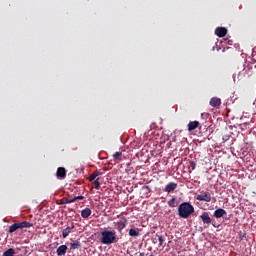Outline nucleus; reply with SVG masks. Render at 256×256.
<instances>
[{
  "label": "nucleus",
  "mask_w": 256,
  "mask_h": 256,
  "mask_svg": "<svg viewBox=\"0 0 256 256\" xmlns=\"http://www.w3.org/2000/svg\"><path fill=\"white\" fill-rule=\"evenodd\" d=\"M195 213V207L189 202H183L178 206V215L181 219H189Z\"/></svg>",
  "instance_id": "1"
},
{
  "label": "nucleus",
  "mask_w": 256,
  "mask_h": 256,
  "mask_svg": "<svg viewBox=\"0 0 256 256\" xmlns=\"http://www.w3.org/2000/svg\"><path fill=\"white\" fill-rule=\"evenodd\" d=\"M117 241H119V238L115 230H104L101 232V243L103 245H113V243H117Z\"/></svg>",
  "instance_id": "2"
},
{
  "label": "nucleus",
  "mask_w": 256,
  "mask_h": 256,
  "mask_svg": "<svg viewBox=\"0 0 256 256\" xmlns=\"http://www.w3.org/2000/svg\"><path fill=\"white\" fill-rule=\"evenodd\" d=\"M114 229L120 233V235H123V229L127 227V219L123 218L122 220H119L117 222L113 223Z\"/></svg>",
  "instance_id": "3"
},
{
  "label": "nucleus",
  "mask_w": 256,
  "mask_h": 256,
  "mask_svg": "<svg viewBox=\"0 0 256 256\" xmlns=\"http://www.w3.org/2000/svg\"><path fill=\"white\" fill-rule=\"evenodd\" d=\"M197 201H205L206 203H210L211 194L209 192H201L196 196Z\"/></svg>",
  "instance_id": "4"
},
{
  "label": "nucleus",
  "mask_w": 256,
  "mask_h": 256,
  "mask_svg": "<svg viewBox=\"0 0 256 256\" xmlns=\"http://www.w3.org/2000/svg\"><path fill=\"white\" fill-rule=\"evenodd\" d=\"M214 217L216 219H221V217L225 218L227 217V211L223 208H218L214 211Z\"/></svg>",
  "instance_id": "5"
},
{
  "label": "nucleus",
  "mask_w": 256,
  "mask_h": 256,
  "mask_svg": "<svg viewBox=\"0 0 256 256\" xmlns=\"http://www.w3.org/2000/svg\"><path fill=\"white\" fill-rule=\"evenodd\" d=\"M200 219H202V223H204V225H209L212 222L211 216H209V212H203L200 216Z\"/></svg>",
  "instance_id": "6"
},
{
  "label": "nucleus",
  "mask_w": 256,
  "mask_h": 256,
  "mask_svg": "<svg viewBox=\"0 0 256 256\" xmlns=\"http://www.w3.org/2000/svg\"><path fill=\"white\" fill-rule=\"evenodd\" d=\"M178 185L175 182H169L164 188L165 193H173L177 189Z\"/></svg>",
  "instance_id": "7"
},
{
  "label": "nucleus",
  "mask_w": 256,
  "mask_h": 256,
  "mask_svg": "<svg viewBox=\"0 0 256 256\" xmlns=\"http://www.w3.org/2000/svg\"><path fill=\"white\" fill-rule=\"evenodd\" d=\"M56 177L58 179H65L67 177V170L63 167H59L56 171Z\"/></svg>",
  "instance_id": "8"
},
{
  "label": "nucleus",
  "mask_w": 256,
  "mask_h": 256,
  "mask_svg": "<svg viewBox=\"0 0 256 256\" xmlns=\"http://www.w3.org/2000/svg\"><path fill=\"white\" fill-rule=\"evenodd\" d=\"M217 37H225L227 35V29L225 27H218L215 30Z\"/></svg>",
  "instance_id": "9"
},
{
  "label": "nucleus",
  "mask_w": 256,
  "mask_h": 256,
  "mask_svg": "<svg viewBox=\"0 0 256 256\" xmlns=\"http://www.w3.org/2000/svg\"><path fill=\"white\" fill-rule=\"evenodd\" d=\"M56 253L58 256H63L67 254V245H61L57 248Z\"/></svg>",
  "instance_id": "10"
},
{
  "label": "nucleus",
  "mask_w": 256,
  "mask_h": 256,
  "mask_svg": "<svg viewBox=\"0 0 256 256\" xmlns=\"http://www.w3.org/2000/svg\"><path fill=\"white\" fill-rule=\"evenodd\" d=\"M72 229H75V225L68 226L62 231L63 239H67V237H69V233H71Z\"/></svg>",
  "instance_id": "11"
},
{
  "label": "nucleus",
  "mask_w": 256,
  "mask_h": 256,
  "mask_svg": "<svg viewBox=\"0 0 256 256\" xmlns=\"http://www.w3.org/2000/svg\"><path fill=\"white\" fill-rule=\"evenodd\" d=\"M199 121H191L188 123V131H195V129L199 128Z\"/></svg>",
  "instance_id": "12"
},
{
  "label": "nucleus",
  "mask_w": 256,
  "mask_h": 256,
  "mask_svg": "<svg viewBox=\"0 0 256 256\" xmlns=\"http://www.w3.org/2000/svg\"><path fill=\"white\" fill-rule=\"evenodd\" d=\"M211 107H219L221 105V99L214 97L210 100Z\"/></svg>",
  "instance_id": "13"
},
{
  "label": "nucleus",
  "mask_w": 256,
  "mask_h": 256,
  "mask_svg": "<svg viewBox=\"0 0 256 256\" xmlns=\"http://www.w3.org/2000/svg\"><path fill=\"white\" fill-rule=\"evenodd\" d=\"M81 217L83 219H88V217H91V209L90 208H85L81 211Z\"/></svg>",
  "instance_id": "14"
},
{
  "label": "nucleus",
  "mask_w": 256,
  "mask_h": 256,
  "mask_svg": "<svg viewBox=\"0 0 256 256\" xmlns=\"http://www.w3.org/2000/svg\"><path fill=\"white\" fill-rule=\"evenodd\" d=\"M18 229H21L19 222L9 226L8 233H15V231H17Z\"/></svg>",
  "instance_id": "15"
},
{
  "label": "nucleus",
  "mask_w": 256,
  "mask_h": 256,
  "mask_svg": "<svg viewBox=\"0 0 256 256\" xmlns=\"http://www.w3.org/2000/svg\"><path fill=\"white\" fill-rule=\"evenodd\" d=\"M99 175H103V172H100L98 170L94 171L90 176H89V181H95Z\"/></svg>",
  "instance_id": "16"
},
{
  "label": "nucleus",
  "mask_w": 256,
  "mask_h": 256,
  "mask_svg": "<svg viewBox=\"0 0 256 256\" xmlns=\"http://www.w3.org/2000/svg\"><path fill=\"white\" fill-rule=\"evenodd\" d=\"M20 225V229H29L30 227H33V223L23 221V222H18Z\"/></svg>",
  "instance_id": "17"
},
{
  "label": "nucleus",
  "mask_w": 256,
  "mask_h": 256,
  "mask_svg": "<svg viewBox=\"0 0 256 256\" xmlns=\"http://www.w3.org/2000/svg\"><path fill=\"white\" fill-rule=\"evenodd\" d=\"M70 249L72 250V251H75V249H81V242H79V241H74V242H71L70 243Z\"/></svg>",
  "instance_id": "18"
},
{
  "label": "nucleus",
  "mask_w": 256,
  "mask_h": 256,
  "mask_svg": "<svg viewBox=\"0 0 256 256\" xmlns=\"http://www.w3.org/2000/svg\"><path fill=\"white\" fill-rule=\"evenodd\" d=\"M129 236L130 237H139V229L138 228H131L129 230Z\"/></svg>",
  "instance_id": "19"
},
{
  "label": "nucleus",
  "mask_w": 256,
  "mask_h": 256,
  "mask_svg": "<svg viewBox=\"0 0 256 256\" xmlns=\"http://www.w3.org/2000/svg\"><path fill=\"white\" fill-rule=\"evenodd\" d=\"M2 256H15V249L10 248L8 250H6Z\"/></svg>",
  "instance_id": "20"
},
{
  "label": "nucleus",
  "mask_w": 256,
  "mask_h": 256,
  "mask_svg": "<svg viewBox=\"0 0 256 256\" xmlns=\"http://www.w3.org/2000/svg\"><path fill=\"white\" fill-rule=\"evenodd\" d=\"M121 157H123V152H116V153L113 155L114 161H121Z\"/></svg>",
  "instance_id": "21"
},
{
  "label": "nucleus",
  "mask_w": 256,
  "mask_h": 256,
  "mask_svg": "<svg viewBox=\"0 0 256 256\" xmlns=\"http://www.w3.org/2000/svg\"><path fill=\"white\" fill-rule=\"evenodd\" d=\"M156 237H158L159 247H163V243H165V239L162 235L156 234Z\"/></svg>",
  "instance_id": "22"
},
{
  "label": "nucleus",
  "mask_w": 256,
  "mask_h": 256,
  "mask_svg": "<svg viewBox=\"0 0 256 256\" xmlns=\"http://www.w3.org/2000/svg\"><path fill=\"white\" fill-rule=\"evenodd\" d=\"M125 171H126V173H127L128 175L133 174V173H134V171H133V166H131V164H128L127 167H126V169H125Z\"/></svg>",
  "instance_id": "23"
},
{
  "label": "nucleus",
  "mask_w": 256,
  "mask_h": 256,
  "mask_svg": "<svg viewBox=\"0 0 256 256\" xmlns=\"http://www.w3.org/2000/svg\"><path fill=\"white\" fill-rule=\"evenodd\" d=\"M94 189H100L101 183L99 182V178H96L93 182Z\"/></svg>",
  "instance_id": "24"
},
{
  "label": "nucleus",
  "mask_w": 256,
  "mask_h": 256,
  "mask_svg": "<svg viewBox=\"0 0 256 256\" xmlns=\"http://www.w3.org/2000/svg\"><path fill=\"white\" fill-rule=\"evenodd\" d=\"M175 201H176L175 197L171 198V199L168 201L169 207H177V203H175Z\"/></svg>",
  "instance_id": "25"
},
{
  "label": "nucleus",
  "mask_w": 256,
  "mask_h": 256,
  "mask_svg": "<svg viewBox=\"0 0 256 256\" xmlns=\"http://www.w3.org/2000/svg\"><path fill=\"white\" fill-rule=\"evenodd\" d=\"M142 191H144L147 194L151 193V188L149 186H143Z\"/></svg>",
  "instance_id": "26"
},
{
  "label": "nucleus",
  "mask_w": 256,
  "mask_h": 256,
  "mask_svg": "<svg viewBox=\"0 0 256 256\" xmlns=\"http://www.w3.org/2000/svg\"><path fill=\"white\" fill-rule=\"evenodd\" d=\"M211 225H213L215 229H218V227H220L219 223H217L215 220H212Z\"/></svg>",
  "instance_id": "27"
},
{
  "label": "nucleus",
  "mask_w": 256,
  "mask_h": 256,
  "mask_svg": "<svg viewBox=\"0 0 256 256\" xmlns=\"http://www.w3.org/2000/svg\"><path fill=\"white\" fill-rule=\"evenodd\" d=\"M75 201H83V199H85V197L83 196H76L74 197Z\"/></svg>",
  "instance_id": "28"
},
{
  "label": "nucleus",
  "mask_w": 256,
  "mask_h": 256,
  "mask_svg": "<svg viewBox=\"0 0 256 256\" xmlns=\"http://www.w3.org/2000/svg\"><path fill=\"white\" fill-rule=\"evenodd\" d=\"M75 198H73V199H66V201L65 202H62L63 204H65V203H75Z\"/></svg>",
  "instance_id": "29"
},
{
  "label": "nucleus",
  "mask_w": 256,
  "mask_h": 256,
  "mask_svg": "<svg viewBox=\"0 0 256 256\" xmlns=\"http://www.w3.org/2000/svg\"><path fill=\"white\" fill-rule=\"evenodd\" d=\"M239 237L241 239V241H243V239H245V233H243L242 231L239 232Z\"/></svg>",
  "instance_id": "30"
},
{
  "label": "nucleus",
  "mask_w": 256,
  "mask_h": 256,
  "mask_svg": "<svg viewBox=\"0 0 256 256\" xmlns=\"http://www.w3.org/2000/svg\"><path fill=\"white\" fill-rule=\"evenodd\" d=\"M190 167H191L192 169H195V167H196L195 162H190Z\"/></svg>",
  "instance_id": "31"
},
{
  "label": "nucleus",
  "mask_w": 256,
  "mask_h": 256,
  "mask_svg": "<svg viewBox=\"0 0 256 256\" xmlns=\"http://www.w3.org/2000/svg\"><path fill=\"white\" fill-rule=\"evenodd\" d=\"M201 116L204 117V118H207V117H209V114L208 113H202Z\"/></svg>",
  "instance_id": "32"
},
{
  "label": "nucleus",
  "mask_w": 256,
  "mask_h": 256,
  "mask_svg": "<svg viewBox=\"0 0 256 256\" xmlns=\"http://www.w3.org/2000/svg\"><path fill=\"white\" fill-rule=\"evenodd\" d=\"M153 243L157 244V238H153Z\"/></svg>",
  "instance_id": "33"
}]
</instances>
